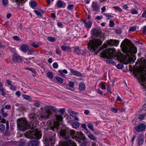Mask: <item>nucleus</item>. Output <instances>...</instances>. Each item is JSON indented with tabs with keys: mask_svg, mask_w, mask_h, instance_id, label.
I'll use <instances>...</instances> for the list:
<instances>
[{
	"mask_svg": "<svg viewBox=\"0 0 146 146\" xmlns=\"http://www.w3.org/2000/svg\"><path fill=\"white\" fill-rule=\"evenodd\" d=\"M127 38L125 39L121 43V46L123 52L126 54L125 56L121 52L120 55H117V58L121 61L127 60V56L129 57L128 58H131L133 60H136L135 56L133 54L137 52V48L131 43L128 41Z\"/></svg>",
	"mask_w": 146,
	"mask_h": 146,
	"instance_id": "f257e3e1",
	"label": "nucleus"
},
{
	"mask_svg": "<svg viewBox=\"0 0 146 146\" xmlns=\"http://www.w3.org/2000/svg\"><path fill=\"white\" fill-rule=\"evenodd\" d=\"M29 118L31 123L29 125L27 121L24 119H19L17 120V126L19 128L23 131H25L28 128H31V130L33 129L35 127V125H34L33 123L35 122L37 123L38 121L37 120L38 117L36 114L34 113H31L29 115Z\"/></svg>",
	"mask_w": 146,
	"mask_h": 146,
	"instance_id": "f03ea898",
	"label": "nucleus"
},
{
	"mask_svg": "<svg viewBox=\"0 0 146 146\" xmlns=\"http://www.w3.org/2000/svg\"><path fill=\"white\" fill-rule=\"evenodd\" d=\"M102 43V41L100 39L93 38L89 41L87 45L88 48L92 53H94V55L97 54L104 48L107 47V44H104L102 46L98 49Z\"/></svg>",
	"mask_w": 146,
	"mask_h": 146,
	"instance_id": "7ed1b4c3",
	"label": "nucleus"
},
{
	"mask_svg": "<svg viewBox=\"0 0 146 146\" xmlns=\"http://www.w3.org/2000/svg\"><path fill=\"white\" fill-rule=\"evenodd\" d=\"M140 63L142 68L138 71L135 76L138 78L139 82L143 88L146 89V56L141 58Z\"/></svg>",
	"mask_w": 146,
	"mask_h": 146,
	"instance_id": "20e7f679",
	"label": "nucleus"
},
{
	"mask_svg": "<svg viewBox=\"0 0 146 146\" xmlns=\"http://www.w3.org/2000/svg\"><path fill=\"white\" fill-rule=\"evenodd\" d=\"M60 134L66 139H68L70 136L72 135L75 136L76 138L80 140L84 139L85 138L82 131L77 132L75 135V132L74 130H62L60 131Z\"/></svg>",
	"mask_w": 146,
	"mask_h": 146,
	"instance_id": "39448f33",
	"label": "nucleus"
},
{
	"mask_svg": "<svg viewBox=\"0 0 146 146\" xmlns=\"http://www.w3.org/2000/svg\"><path fill=\"white\" fill-rule=\"evenodd\" d=\"M25 135L26 137L31 139L33 138L39 139L42 137L41 132L36 128L35 129L34 131L25 132Z\"/></svg>",
	"mask_w": 146,
	"mask_h": 146,
	"instance_id": "423d86ee",
	"label": "nucleus"
},
{
	"mask_svg": "<svg viewBox=\"0 0 146 146\" xmlns=\"http://www.w3.org/2000/svg\"><path fill=\"white\" fill-rule=\"evenodd\" d=\"M116 50L114 48H109L102 52L100 54L104 57L107 59H112L115 55Z\"/></svg>",
	"mask_w": 146,
	"mask_h": 146,
	"instance_id": "0eeeda50",
	"label": "nucleus"
},
{
	"mask_svg": "<svg viewBox=\"0 0 146 146\" xmlns=\"http://www.w3.org/2000/svg\"><path fill=\"white\" fill-rule=\"evenodd\" d=\"M49 123L50 129H52L53 131L55 129H57L60 124V123L58 121H56L54 122L48 121L47 123Z\"/></svg>",
	"mask_w": 146,
	"mask_h": 146,
	"instance_id": "6e6552de",
	"label": "nucleus"
},
{
	"mask_svg": "<svg viewBox=\"0 0 146 146\" xmlns=\"http://www.w3.org/2000/svg\"><path fill=\"white\" fill-rule=\"evenodd\" d=\"M53 115V113L51 111L49 110H47L42 114V115H41V117L45 119L49 118H51Z\"/></svg>",
	"mask_w": 146,
	"mask_h": 146,
	"instance_id": "1a4fd4ad",
	"label": "nucleus"
},
{
	"mask_svg": "<svg viewBox=\"0 0 146 146\" xmlns=\"http://www.w3.org/2000/svg\"><path fill=\"white\" fill-rule=\"evenodd\" d=\"M54 136H55V135L54 134V136L52 137L48 138L45 139V141L47 144L48 145L50 144L51 146H54V145L55 143V138Z\"/></svg>",
	"mask_w": 146,
	"mask_h": 146,
	"instance_id": "9d476101",
	"label": "nucleus"
},
{
	"mask_svg": "<svg viewBox=\"0 0 146 146\" xmlns=\"http://www.w3.org/2000/svg\"><path fill=\"white\" fill-rule=\"evenodd\" d=\"M146 128V125L143 123H141L135 127V130L138 132H140L144 131Z\"/></svg>",
	"mask_w": 146,
	"mask_h": 146,
	"instance_id": "9b49d317",
	"label": "nucleus"
},
{
	"mask_svg": "<svg viewBox=\"0 0 146 146\" xmlns=\"http://www.w3.org/2000/svg\"><path fill=\"white\" fill-rule=\"evenodd\" d=\"M119 43L118 40L113 39L108 40L107 42L108 44L111 46H117L118 45Z\"/></svg>",
	"mask_w": 146,
	"mask_h": 146,
	"instance_id": "f8f14e48",
	"label": "nucleus"
},
{
	"mask_svg": "<svg viewBox=\"0 0 146 146\" xmlns=\"http://www.w3.org/2000/svg\"><path fill=\"white\" fill-rule=\"evenodd\" d=\"M22 58L18 54H15L13 56L12 58V61L15 62L20 63L21 62Z\"/></svg>",
	"mask_w": 146,
	"mask_h": 146,
	"instance_id": "ddd939ff",
	"label": "nucleus"
},
{
	"mask_svg": "<svg viewBox=\"0 0 146 146\" xmlns=\"http://www.w3.org/2000/svg\"><path fill=\"white\" fill-rule=\"evenodd\" d=\"M93 11H98L100 10V6L97 2H93L91 5Z\"/></svg>",
	"mask_w": 146,
	"mask_h": 146,
	"instance_id": "4468645a",
	"label": "nucleus"
},
{
	"mask_svg": "<svg viewBox=\"0 0 146 146\" xmlns=\"http://www.w3.org/2000/svg\"><path fill=\"white\" fill-rule=\"evenodd\" d=\"M73 144L74 146H75L76 143L71 139H69L66 142H63L61 146H70L71 144Z\"/></svg>",
	"mask_w": 146,
	"mask_h": 146,
	"instance_id": "2eb2a0df",
	"label": "nucleus"
},
{
	"mask_svg": "<svg viewBox=\"0 0 146 146\" xmlns=\"http://www.w3.org/2000/svg\"><path fill=\"white\" fill-rule=\"evenodd\" d=\"M56 5L58 8H64L66 6V4L64 1H62L61 0H58V1Z\"/></svg>",
	"mask_w": 146,
	"mask_h": 146,
	"instance_id": "dca6fc26",
	"label": "nucleus"
},
{
	"mask_svg": "<svg viewBox=\"0 0 146 146\" xmlns=\"http://www.w3.org/2000/svg\"><path fill=\"white\" fill-rule=\"evenodd\" d=\"M70 70L71 73V75H74L78 77L82 76V74L79 72L75 71L72 68H70Z\"/></svg>",
	"mask_w": 146,
	"mask_h": 146,
	"instance_id": "f3484780",
	"label": "nucleus"
},
{
	"mask_svg": "<svg viewBox=\"0 0 146 146\" xmlns=\"http://www.w3.org/2000/svg\"><path fill=\"white\" fill-rule=\"evenodd\" d=\"M68 112L70 113V115L74 118L76 120H78V118H77V114L71 110H68Z\"/></svg>",
	"mask_w": 146,
	"mask_h": 146,
	"instance_id": "a211bd4d",
	"label": "nucleus"
},
{
	"mask_svg": "<svg viewBox=\"0 0 146 146\" xmlns=\"http://www.w3.org/2000/svg\"><path fill=\"white\" fill-rule=\"evenodd\" d=\"M82 21L84 23V25L86 28H90L91 27L92 24V23L90 21H88L87 22H86L84 20H83Z\"/></svg>",
	"mask_w": 146,
	"mask_h": 146,
	"instance_id": "6ab92c4d",
	"label": "nucleus"
},
{
	"mask_svg": "<svg viewBox=\"0 0 146 146\" xmlns=\"http://www.w3.org/2000/svg\"><path fill=\"white\" fill-rule=\"evenodd\" d=\"M74 84L73 82H70L69 84L67 85L66 86V88L69 89L72 91L74 90Z\"/></svg>",
	"mask_w": 146,
	"mask_h": 146,
	"instance_id": "aec40b11",
	"label": "nucleus"
},
{
	"mask_svg": "<svg viewBox=\"0 0 146 146\" xmlns=\"http://www.w3.org/2000/svg\"><path fill=\"white\" fill-rule=\"evenodd\" d=\"M61 48L64 51H67L70 52L71 51V48L68 46L62 45L61 46Z\"/></svg>",
	"mask_w": 146,
	"mask_h": 146,
	"instance_id": "412c9836",
	"label": "nucleus"
},
{
	"mask_svg": "<svg viewBox=\"0 0 146 146\" xmlns=\"http://www.w3.org/2000/svg\"><path fill=\"white\" fill-rule=\"evenodd\" d=\"M29 48L28 46L25 44H23L21 46V50L24 52H26L29 50Z\"/></svg>",
	"mask_w": 146,
	"mask_h": 146,
	"instance_id": "4be33fe9",
	"label": "nucleus"
},
{
	"mask_svg": "<svg viewBox=\"0 0 146 146\" xmlns=\"http://www.w3.org/2000/svg\"><path fill=\"white\" fill-rule=\"evenodd\" d=\"M46 108H48L54 112H56L57 110V109L56 107H54L52 106H46L45 107Z\"/></svg>",
	"mask_w": 146,
	"mask_h": 146,
	"instance_id": "5701e85b",
	"label": "nucleus"
},
{
	"mask_svg": "<svg viewBox=\"0 0 146 146\" xmlns=\"http://www.w3.org/2000/svg\"><path fill=\"white\" fill-rule=\"evenodd\" d=\"M39 144V142L38 140H34L30 142L28 146H37Z\"/></svg>",
	"mask_w": 146,
	"mask_h": 146,
	"instance_id": "b1692460",
	"label": "nucleus"
},
{
	"mask_svg": "<svg viewBox=\"0 0 146 146\" xmlns=\"http://www.w3.org/2000/svg\"><path fill=\"white\" fill-rule=\"evenodd\" d=\"M137 142L139 145H141L143 143V140L141 136H139L138 137L137 139Z\"/></svg>",
	"mask_w": 146,
	"mask_h": 146,
	"instance_id": "393cba45",
	"label": "nucleus"
},
{
	"mask_svg": "<svg viewBox=\"0 0 146 146\" xmlns=\"http://www.w3.org/2000/svg\"><path fill=\"white\" fill-rule=\"evenodd\" d=\"M86 86L84 82H81L80 84L79 88L81 91H84L85 90Z\"/></svg>",
	"mask_w": 146,
	"mask_h": 146,
	"instance_id": "a878e982",
	"label": "nucleus"
},
{
	"mask_svg": "<svg viewBox=\"0 0 146 146\" xmlns=\"http://www.w3.org/2000/svg\"><path fill=\"white\" fill-rule=\"evenodd\" d=\"M81 52V50L78 46H75L74 47V52L76 53L77 54H79Z\"/></svg>",
	"mask_w": 146,
	"mask_h": 146,
	"instance_id": "bb28decb",
	"label": "nucleus"
},
{
	"mask_svg": "<svg viewBox=\"0 0 146 146\" xmlns=\"http://www.w3.org/2000/svg\"><path fill=\"white\" fill-rule=\"evenodd\" d=\"M3 85L0 82V91L1 92V95L3 96H4L6 95V93L5 92V90L3 87Z\"/></svg>",
	"mask_w": 146,
	"mask_h": 146,
	"instance_id": "cd10ccee",
	"label": "nucleus"
},
{
	"mask_svg": "<svg viewBox=\"0 0 146 146\" xmlns=\"http://www.w3.org/2000/svg\"><path fill=\"white\" fill-rule=\"evenodd\" d=\"M92 33L94 35L98 36L100 33V31L98 29H93L92 31Z\"/></svg>",
	"mask_w": 146,
	"mask_h": 146,
	"instance_id": "c85d7f7f",
	"label": "nucleus"
},
{
	"mask_svg": "<svg viewBox=\"0 0 146 146\" xmlns=\"http://www.w3.org/2000/svg\"><path fill=\"white\" fill-rule=\"evenodd\" d=\"M88 137L91 140L94 141H96L97 139L92 134L88 133Z\"/></svg>",
	"mask_w": 146,
	"mask_h": 146,
	"instance_id": "c756f323",
	"label": "nucleus"
},
{
	"mask_svg": "<svg viewBox=\"0 0 146 146\" xmlns=\"http://www.w3.org/2000/svg\"><path fill=\"white\" fill-rule=\"evenodd\" d=\"M30 44L32 46L35 48H38L39 46L38 43L35 42H32Z\"/></svg>",
	"mask_w": 146,
	"mask_h": 146,
	"instance_id": "7c9ffc66",
	"label": "nucleus"
},
{
	"mask_svg": "<svg viewBox=\"0 0 146 146\" xmlns=\"http://www.w3.org/2000/svg\"><path fill=\"white\" fill-rule=\"evenodd\" d=\"M103 14L108 17L107 19L108 20L110 19L113 17V16L110 15V13H104Z\"/></svg>",
	"mask_w": 146,
	"mask_h": 146,
	"instance_id": "2f4dec72",
	"label": "nucleus"
},
{
	"mask_svg": "<svg viewBox=\"0 0 146 146\" xmlns=\"http://www.w3.org/2000/svg\"><path fill=\"white\" fill-rule=\"evenodd\" d=\"M80 124L78 122H74L72 123V126L74 128H76L79 127L80 126Z\"/></svg>",
	"mask_w": 146,
	"mask_h": 146,
	"instance_id": "473e14b6",
	"label": "nucleus"
},
{
	"mask_svg": "<svg viewBox=\"0 0 146 146\" xmlns=\"http://www.w3.org/2000/svg\"><path fill=\"white\" fill-rule=\"evenodd\" d=\"M56 79L60 83H62L63 82V79L61 77L57 76L56 77Z\"/></svg>",
	"mask_w": 146,
	"mask_h": 146,
	"instance_id": "72a5a7b5",
	"label": "nucleus"
},
{
	"mask_svg": "<svg viewBox=\"0 0 146 146\" xmlns=\"http://www.w3.org/2000/svg\"><path fill=\"white\" fill-rule=\"evenodd\" d=\"M16 1L17 4L19 6H21L24 3V0H16Z\"/></svg>",
	"mask_w": 146,
	"mask_h": 146,
	"instance_id": "f704fd0d",
	"label": "nucleus"
},
{
	"mask_svg": "<svg viewBox=\"0 0 146 146\" xmlns=\"http://www.w3.org/2000/svg\"><path fill=\"white\" fill-rule=\"evenodd\" d=\"M131 12L132 14H138V12L135 9L132 8L131 10Z\"/></svg>",
	"mask_w": 146,
	"mask_h": 146,
	"instance_id": "c9c22d12",
	"label": "nucleus"
},
{
	"mask_svg": "<svg viewBox=\"0 0 146 146\" xmlns=\"http://www.w3.org/2000/svg\"><path fill=\"white\" fill-rule=\"evenodd\" d=\"M47 76L49 79H52L53 77L52 73L50 72H48L47 73Z\"/></svg>",
	"mask_w": 146,
	"mask_h": 146,
	"instance_id": "e433bc0d",
	"label": "nucleus"
},
{
	"mask_svg": "<svg viewBox=\"0 0 146 146\" xmlns=\"http://www.w3.org/2000/svg\"><path fill=\"white\" fill-rule=\"evenodd\" d=\"M145 116L144 114H141L139 115L138 119L140 120H142L144 119Z\"/></svg>",
	"mask_w": 146,
	"mask_h": 146,
	"instance_id": "4c0bfd02",
	"label": "nucleus"
},
{
	"mask_svg": "<svg viewBox=\"0 0 146 146\" xmlns=\"http://www.w3.org/2000/svg\"><path fill=\"white\" fill-rule=\"evenodd\" d=\"M113 8L115 11H117L120 12L122 11V10L121 8L118 6H113Z\"/></svg>",
	"mask_w": 146,
	"mask_h": 146,
	"instance_id": "58836bf2",
	"label": "nucleus"
},
{
	"mask_svg": "<svg viewBox=\"0 0 146 146\" xmlns=\"http://www.w3.org/2000/svg\"><path fill=\"white\" fill-rule=\"evenodd\" d=\"M87 126L88 127L89 129H90L92 131H94V129L93 128V124L92 123H89L88 124Z\"/></svg>",
	"mask_w": 146,
	"mask_h": 146,
	"instance_id": "ea45409f",
	"label": "nucleus"
},
{
	"mask_svg": "<svg viewBox=\"0 0 146 146\" xmlns=\"http://www.w3.org/2000/svg\"><path fill=\"white\" fill-rule=\"evenodd\" d=\"M56 120L58 121H61L63 119V117L60 115H56Z\"/></svg>",
	"mask_w": 146,
	"mask_h": 146,
	"instance_id": "a19ab883",
	"label": "nucleus"
},
{
	"mask_svg": "<svg viewBox=\"0 0 146 146\" xmlns=\"http://www.w3.org/2000/svg\"><path fill=\"white\" fill-rule=\"evenodd\" d=\"M23 96L24 99L27 100H29L31 98L30 96L27 95H23Z\"/></svg>",
	"mask_w": 146,
	"mask_h": 146,
	"instance_id": "79ce46f5",
	"label": "nucleus"
},
{
	"mask_svg": "<svg viewBox=\"0 0 146 146\" xmlns=\"http://www.w3.org/2000/svg\"><path fill=\"white\" fill-rule=\"evenodd\" d=\"M48 40L49 41L53 42L56 41V39L54 37H49L48 38Z\"/></svg>",
	"mask_w": 146,
	"mask_h": 146,
	"instance_id": "37998d69",
	"label": "nucleus"
},
{
	"mask_svg": "<svg viewBox=\"0 0 146 146\" xmlns=\"http://www.w3.org/2000/svg\"><path fill=\"white\" fill-rule=\"evenodd\" d=\"M28 52L27 53L28 55H32L34 52V50L32 48H30L28 50Z\"/></svg>",
	"mask_w": 146,
	"mask_h": 146,
	"instance_id": "c03bdc74",
	"label": "nucleus"
},
{
	"mask_svg": "<svg viewBox=\"0 0 146 146\" xmlns=\"http://www.w3.org/2000/svg\"><path fill=\"white\" fill-rule=\"evenodd\" d=\"M31 6L32 7H36L37 5L35 1H31L30 3Z\"/></svg>",
	"mask_w": 146,
	"mask_h": 146,
	"instance_id": "a18cd8bd",
	"label": "nucleus"
},
{
	"mask_svg": "<svg viewBox=\"0 0 146 146\" xmlns=\"http://www.w3.org/2000/svg\"><path fill=\"white\" fill-rule=\"evenodd\" d=\"M58 72L60 73L67 74L68 73V72L66 69H64L63 70H58Z\"/></svg>",
	"mask_w": 146,
	"mask_h": 146,
	"instance_id": "49530a36",
	"label": "nucleus"
},
{
	"mask_svg": "<svg viewBox=\"0 0 146 146\" xmlns=\"http://www.w3.org/2000/svg\"><path fill=\"white\" fill-rule=\"evenodd\" d=\"M35 12L38 17H40L42 16L41 13L37 10H35Z\"/></svg>",
	"mask_w": 146,
	"mask_h": 146,
	"instance_id": "de8ad7c7",
	"label": "nucleus"
},
{
	"mask_svg": "<svg viewBox=\"0 0 146 146\" xmlns=\"http://www.w3.org/2000/svg\"><path fill=\"white\" fill-rule=\"evenodd\" d=\"M123 65L122 64L119 63L117 65V68L120 69H123Z\"/></svg>",
	"mask_w": 146,
	"mask_h": 146,
	"instance_id": "09e8293b",
	"label": "nucleus"
},
{
	"mask_svg": "<svg viewBox=\"0 0 146 146\" xmlns=\"http://www.w3.org/2000/svg\"><path fill=\"white\" fill-rule=\"evenodd\" d=\"M5 129L4 125L2 124H0V131H3Z\"/></svg>",
	"mask_w": 146,
	"mask_h": 146,
	"instance_id": "8fccbe9b",
	"label": "nucleus"
},
{
	"mask_svg": "<svg viewBox=\"0 0 146 146\" xmlns=\"http://www.w3.org/2000/svg\"><path fill=\"white\" fill-rule=\"evenodd\" d=\"M74 6V5L73 4H70L68 6L67 9L69 10H71L73 9Z\"/></svg>",
	"mask_w": 146,
	"mask_h": 146,
	"instance_id": "3c124183",
	"label": "nucleus"
},
{
	"mask_svg": "<svg viewBox=\"0 0 146 146\" xmlns=\"http://www.w3.org/2000/svg\"><path fill=\"white\" fill-rule=\"evenodd\" d=\"M56 53L58 54L61 55V50L58 48L56 49Z\"/></svg>",
	"mask_w": 146,
	"mask_h": 146,
	"instance_id": "603ef678",
	"label": "nucleus"
},
{
	"mask_svg": "<svg viewBox=\"0 0 146 146\" xmlns=\"http://www.w3.org/2000/svg\"><path fill=\"white\" fill-rule=\"evenodd\" d=\"M65 111V109L64 108L61 109L59 111V112L62 115L64 114Z\"/></svg>",
	"mask_w": 146,
	"mask_h": 146,
	"instance_id": "864d4df0",
	"label": "nucleus"
},
{
	"mask_svg": "<svg viewBox=\"0 0 146 146\" xmlns=\"http://www.w3.org/2000/svg\"><path fill=\"white\" fill-rule=\"evenodd\" d=\"M114 25V23L113 21L111 20L110 21L109 26L110 27H113Z\"/></svg>",
	"mask_w": 146,
	"mask_h": 146,
	"instance_id": "5fc2aeb1",
	"label": "nucleus"
},
{
	"mask_svg": "<svg viewBox=\"0 0 146 146\" xmlns=\"http://www.w3.org/2000/svg\"><path fill=\"white\" fill-rule=\"evenodd\" d=\"M136 29V27L133 26L129 28V30L130 31H135Z\"/></svg>",
	"mask_w": 146,
	"mask_h": 146,
	"instance_id": "6e6d98bb",
	"label": "nucleus"
},
{
	"mask_svg": "<svg viewBox=\"0 0 146 146\" xmlns=\"http://www.w3.org/2000/svg\"><path fill=\"white\" fill-rule=\"evenodd\" d=\"M19 146H26L25 142L23 141H21L19 143Z\"/></svg>",
	"mask_w": 146,
	"mask_h": 146,
	"instance_id": "4d7b16f0",
	"label": "nucleus"
},
{
	"mask_svg": "<svg viewBox=\"0 0 146 146\" xmlns=\"http://www.w3.org/2000/svg\"><path fill=\"white\" fill-rule=\"evenodd\" d=\"M10 89L11 90L15 91L16 89V87H15L14 86L12 85V84L10 86Z\"/></svg>",
	"mask_w": 146,
	"mask_h": 146,
	"instance_id": "13d9d810",
	"label": "nucleus"
},
{
	"mask_svg": "<svg viewBox=\"0 0 146 146\" xmlns=\"http://www.w3.org/2000/svg\"><path fill=\"white\" fill-rule=\"evenodd\" d=\"M6 82L7 83L8 85L10 86L12 85V82L10 80L7 79L6 81Z\"/></svg>",
	"mask_w": 146,
	"mask_h": 146,
	"instance_id": "bf43d9fd",
	"label": "nucleus"
},
{
	"mask_svg": "<svg viewBox=\"0 0 146 146\" xmlns=\"http://www.w3.org/2000/svg\"><path fill=\"white\" fill-rule=\"evenodd\" d=\"M111 110L112 112L115 113H116L117 111V110L116 108H111Z\"/></svg>",
	"mask_w": 146,
	"mask_h": 146,
	"instance_id": "052dcab7",
	"label": "nucleus"
},
{
	"mask_svg": "<svg viewBox=\"0 0 146 146\" xmlns=\"http://www.w3.org/2000/svg\"><path fill=\"white\" fill-rule=\"evenodd\" d=\"M8 0H3L2 3L4 5H6L8 4Z\"/></svg>",
	"mask_w": 146,
	"mask_h": 146,
	"instance_id": "680f3d73",
	"label": "nucleus"
},
{
	"mask_svg": "<svg viewBox=\"0 0 146 146\" xmlns=\"http://www.w3.org/2000/svg\"><path fill=\"white\" fill-rule=\"evenodd\" d=\"M53 67L54 68H57L58 67V65L57 62H55L53 64Z\"/></svg>",
	"mask_w": 146,
	"mask_h": 146,
	"instance_id": "e2e57ef3",
	"label": "nucleus"
},
{
	"mask_svg": "<svg viewBox=\"0 0 146 146\" xmlns=\"http://www.w3.org/2000/svg\"><path fill=\"white\" fill-rule=\"evenodd\" d=\"M34 104L35 106L37 107H39L40 106V103L37 101L35 102H34Z\"/></svg>",
	"mask_w": 146,
	"mask_h": 146,
	"instance_id": "0e129e2a",
	"label": "nucleus"
},
{
	"mask_svg": "<svg viewBox=\"0 0 146 146\" xmlns=\"http://www.w3.org/2000/svg\"><path fill=\"white\" fill-rule=\"evenodd\" d=\"M13 37L14 40L19 41L20 40V39L19 38V37L17 36H13Z\"/></svg>",
	"mask_w": 146,
	"mask_h": 146,
	"instance_id": "69168bd1",
	"label": "nucleus"
},
{
	"mask_svg": "<svg viewBox=\"0 0 146 146\" xmlns=\"http://www.w3.org/2000/svg\"><path fill=\"white\" fill-rule=\"evenodd\" d=\"M143 17L146 18V10H144L142 15Z\"/></svg>",
	"mask_w": 146,
	"mask_h": 146,
	"instance_id": "338daca9",
	"label": "nucleus"
},
{
	"mask_svg": "<svg viewBox=\"0 0 146 146\" xmlns=\"http://www.w3.org/2000/svg\"><path fill=\"white\" fill-rule=\"evenodd\" d=\"M142 32L143 34L146 33V26L143 27Z\"/></svg>",
	"mask_w": 146,
	"mask_h": 146,
	"instance_id": "774afa93",
	"label": "nucleus"
}]
</instances>
